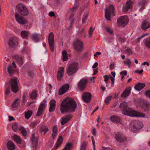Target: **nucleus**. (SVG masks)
Segmentation results:
<instances>
[{
    "label": "nucleus",
    "instance_id": "0e129e2a",
    "mask_svg": "<svg viewBox=\"0 0 150 150\" xmlns=\"http://www.w3.org/2000/svg\"><path fill=\"white\" fill-rule=\"evenodd\" d=\"M114 67H115L114 64H110V66L109 68L110 70H112L114 69Z\"/></svg>",
    "mask_w": 150,
    "mask_h": 150
},
{
    "label": "nucleus",
    "instance_id": "aec40b11",
    "mask_svg": "<svg viewBox=\"0 0 150 150\" xmlns=\"http://www.w3.org/2000/svg\"><path fill=\"white\" fill-rule=\"evenodd\" d=\"M72 117L71 115H68L63 116L61 118V124L62 125H64L70 120Z\"/></svg>",
    "mask_w": 150,
    "mask_h": 150
},
{
    "label": "nucleus",
    "instance_id": "69168bd1",
    "mask_svg": "<svg viewBox=\"0 0 150 150\" xmlns=\"http://www.w3.org/2000/svg\"><path fill=\"white\" fill-rule=\"evenodd\" d=\"M141 65L142 66H144L146 65L147 66H149V64L148 62H144L143 63H142Z\"/></svg>",
    "mask_w": 150,
    "mask_h": 150
},
{
    "label": "nucleus",
    "instance_id": "de8ad7c7",
    "mask_svg": "<svg viewBox=\"0 0 150 150\" xmlns=\"http://www.w3.org/2000/svg\"><path fill=\"white\" fill-rule=\"evenodd\" d=\"M20 130L22 134L24 136H25L27 134V131L25 128L23 127H21Z\"/></svg>",
    "mask_w": 150,
    "mask_h": 150
},
{
    "label": "nucleus",
    "instance_id": "72a5a7b5",
    "mask_svg": "<svg viewBox=\"0 0 150 150\" xmlns=\"http://www.w3.org/2000/svg\"><path fill=\"white\" fill-rule=\"evenodd\" d=\"M128 106V104L126 102H124L120 104V108L123 111V110H125L127 109Z\"/></svg>",
    "mask_w": 150,
    "mask_h": 150
},
{
    "label": "nucleus",
    "instance_id": "49530a36",
    "mask_svg": "<svg viewBox=\"0 0 150 150\" xmlns=\"http://www.w3.org/2000/svg\"><path fill=\"white\" fill-rule=\"evenodd\" d=\"M12 127L13 130L15 132H16L18 129L17 123H13L12 125Z\"/></svg>",
    "mask_w": 150,
    "mask_h": 150
},
{
    "label": "nucleus",
    "instance_id": "f03ea898",
    "mask_svg": "<svg viewBox=\"0 0 150 150\" xmlns=\"http://www.w3.org/2000/svg\"><path fill=\"white\" fill-rule=\"evenodd\" d=\"M122 113L126 115L133 117H145L144 114L134 110L130 108H127L125 110H123Z\"/></svg>",
    "mask_w": 150,
    "mask_h": 150
},
{
    "label": "nucleus",
    "instance_id": "37998d69",
    "mask_svg": "<svg viewBox=\"0 0 150 150\" xmlns=\"http://www.w3.org/2000/svg\"><path fill=\"white\" fill-rule=\"evenodd\" d=\"M31 141L34 144H36L38 142V139L37 138H35V134H33L31 138Z\"/></svg>",
    "mask_w": 150,
    "mask_h": 150
},
{
    "label": "nucleus",
    "instance_id": "dca6fc26",
    "mask_svg": "<svg viewBox=\"0 0 150 150\" xmlns=\"http://www.w3.org/2000/svg\"><path fill=\"white\" fill-rule=\"evenodd\" d=\"M18 38L16 37L10 38L8 42L9 46L11 47H14L17 45L18 44Z\"/></svg>",
    "mask_w": 150,
    "mask_h": 150
},
{
    "label": "nucleus",
    "instance_id": "7c9ffc66",
    "mask_svg": "<svg viewBox=\"0 0 150 150\" xmlns=\"http://www.w3.org/2000/svg\"><path fill=\"white\" fill-rule=\"evenodd\" d=\"M33 114L32 110H28L27 111L25 112V116L26 119H28Z\"/></svg>",
    "mask_w": 150,
    "mask_h": 150
},
{
    "label": "nucleus",
    "instance_id": "603ef678",
    "mask_svg": "<svg viewBox=\"0 0 150 150\" xmlns=\"http://www.w3.org/2000/svg\"><path fill=\"white\" fill-rule=\"evenodd\" d=\"M103 78L104 79V81L106 82V86H107V81L109 80V78L108 75H105L103 76Z\"/></svg>",
    "mask_w": 150,
    "mask_h": 150
},
{
    "label": "nucleus",
    "instance_id": "5fc2aeb1",
    "mask_svg": "<svg viewBox=\"0 0 150 150\" xmlns=\"http://www.w3.org/2000/svg\"><path fill=\"white\" fill-rule=\"evenodd\" d=\"M107 31L110 34L113 33V31L111 28L107 27L106 28Z\"/></svg>",
    "mask_w": 150,
    "mask_h": 150
},
{
    "label": "nucleus",
    "instance_id": "ddd939ff",
    "mask_svg": "<svg viewBox=\"0 0 150 150\" xmlns=\"http://www.w3.org/2000/svg\"><path fill=\"white\" fill-rule=\"evenodd\" d=\"M91 97V95L89 92L84 93L82 96L83 100L86 103H88L90 102Z\"/></svg>",
    "mask_w": 150,
    "mask_h": 150
},
{
    "label": "nucleus",
    "instance_id": "774afa93",
    "mask_svg": "<svg viewBox=\"0 0 150 150\" xmlns=\"http://www.w3.org/2000/svg\"><path fill=\"white\" fill-rule=\"evenodd\" d=\"M103 150H112V149L109 147H102Z\"/></svg>",
    "mask_w": 150,
    "mask_h": 150
},
{
    "label": "nucleus",
    "instance_id": "8fccbe9b",
    "mask_svg": "<svg viewBox=\"0 0 150 150\" xmlns=\"http://www.w3.org/2000/svg\"><path fill=\"white\" fill-rule=\"evenodd\" d=\"M94 30V28L93 29L92 27H90L88 32L89 36L90 37L92 36V35L93 33Z\"/></svg>",
    "mask_w": 150,
    "mask_h": 150
},
{
    "label": "nucleus",
    "instance_id": "bf43d9fd",
    "mask_svg": "<svg viewBox=\"0 0 150 150\" xmlns=\"http://www.w3.org/2000/svg\"><path fill=\"white\" fill-rule=\"evenodd\" d=\"M57 128L56 126H54L53 128V132H57Z\"/></svg>",
    "mask_w": 150,
    "mask_h": 150
},
{
    "label": "nucleus",
    "instance_id": "c03bdc74",
    "mask_svg": "<svg viewBox=\"0 0 150 150\" xmlns=\"http://www.w3.org/2000/svg\"><path fill=\"white\" fill-rule=\"evenodd\" d=\"M112 97V96H110L106 98L105 100V102L106 104L108 105Z\"/></svg>",
    "mask_w": 150,
    "mask_h": 150
},
{
    "label": "nucleus",
    "instance_id": "e433bc0d",
    "mask_svg": "<svg viewBox=\"0 0 150 150\" xmlns=\"http://www.w3.org/2000/svg\"><path fill=\"white\" fill-rule=\"evenodd\" d=\"M30 96L32 99H35L37 96L36 91L35 90L32 91L30 93Z\"/></svg>",
    "mask_w": 150,
    "mask_h": 150
},
{
    "label": "nucleus",
    "instance_id": "f8f14e48",
    "mask_svg": "<svg viewBox=\"0 0 150 150\" xmlns=\"http://www.w3.org/2000/svg\"><path fill=\"white\" fill-rule=\"evenodd\" d=\"M88 83L87 80L85 79H81L79 82L78 87L81 90H83L86 88Z\"/></svg>",
    "mask_w": 150,
    "mask_h": 150
},
{
    "label": "nucleus",
    "instance_id": "9d476101",
    "mask_svg": "<svg viewBox=\"0 0 150 150\" xmlns=\"http://www.w3.org/2000/svg\"><path fill=\"white\" fill-rule=\"evenodd\" d=\"M15 17L16 21L19 24H25L27 23V20L24 17L20 16L18 13H15Z\"/></svg>",
    "mask_w": 150,
    "mask_h": 150
},
{
    "label": "nucleus",
    "instance_id": "a878e982",
    "mask_svg": "<svg viewBox=\"0 0 150 150\" xmlns=\"http://www.w3.org/2000/svg\"><path fill=\"white\" fill-rule=\"evenodd\" d=\"M145 86V84L144 83H139L135 86L134 88L137 90L139 91Z\"/></svg>",
    "mask_w": 150,
    "mask_h": 150
},
{
    "label": "nucleus",
    "instance_id": "bb28decb",
    "mask_svg": "<svg viewBox=\"0 0 150 150\" xmlns=\"http://www.w3.org/2000/svg\"><path fill=\"white\" fill-rule=\"evenodd\" d=\"M14 57L17 60V62L18 65L21 67L23 64V60L22 58L16 55L14 56Z\"/></svg>",
    "mask_w": 150,
    "mask_h": 150
},
{
    "label": "nucleus",
    "instance_id": "6e6552de",
    "mask_svg": "<svg viewBox=\"0 0 150 150\" xmlns=\"http://www.w3.org/2000/svg\"><path fill=\"white\" fill-rule=\"evenodd\" d=\"M48 41L51 50L53 52L54 50V34L52 32L50 33L48 36Z\"/></svg>",
    "mask_w": 150,
    "mask_h": 150
},
{
    "label": "nucleus",
    "instance_id": "ea45409f",
    "mask_svg": "<svg viewBox=\"0 0 150 150\" xmlns=\"http://www.w3.org/2000/svg\"><path fill=\"white\" fill-rule=\"evenodd\" d=\"M13 138L14 141L16 142L18 144H20L21 143V139L19 136L16 135H15L13 136Z\"/></svg>",
    "mask_w": 150,
    "mask_h": 150
},
{
    "label": "nucleus",
    "instance_id": "39448f33",
    "mask_svg": "<svg viewBox=\"0 0 150 150\" xmlns=\"http://www.w3.org/2000/svg\"><path fill=\"white\" fill-rule=\"evenodd\" d=\"M114 8L113 6L110 5L108 8H107L105 10V16L108 20H110V16L113 15Z\"/></svg>",
    "mask_w": 150,
    "mask_h": 150
},
{
    "label": "nucleus",
    "instance_id": "4c0bfd02",
    "mask_svg": "<svg viewBox=\"0 0 150 150\" xmlns=\"http://www.w3.org/2000/svg\"><path fill=\"white\" fill-rule=\"evenodd\" d=\"M62 59L64 61H66L68 59L67 53L66 51L64 50L62 52Z\"/></svg>",
    "mask_w": 150,
    "mask_h": 150
},
{
    "label": "nucleus",
    "instance_id": "c85d7f7f",
    "mask_svg": "<svg viewBox=\"0 0 150 150\" xmlns=\"http://www.w3.org/2000/svg\"><path fill=\"white\" fill-rule=\"evenodd\" d=\"M63 141V138L62 136H60L58 139L57 142L54 146V148L57 149L61 145Z\"/></svg>",
    "mask_w": 150,
    "mask_h": 150
},
{
    "label": "nucleus",
    "instance_id": "4be33fe9",
    "mask_svg": "<svg viewBox=\"0 0 150 150\" xmlns=\"http://www.w3.org/2000/svg\"><path fill=\"white\" fill-rule=\"evenodd\" d=\"M50 107L49 111L50 112H52L54 111L55 108L56 107V101L54 100H51L50 103Z\"/></svg>",
    "mask_w": 150,
    "mask_h": 150
},
{
    "label": "nucleus",
    "instance_id": "412c9836",
    "mask_svg": "<svg viewBox=\"0 0 150 150\" xmlns=\"http://www.w3.org/2000/svg\"><path fill=\"white\" fill-rule=\"evenodd\" d=\"M115 137L116 140L120 142H122L126 139V138L124 136L120 133L117 134Z\"/></svg>",
    "mask_w": 150,
    "mask_h": 150
},
{
    "label": "nucleus",
    "instance_id": "6ab92c4d",
    "mask_svg": "<svg viewBox=\"0 0 150 150\" xmlns=\"http://www.w3.org/2000/svg\"><path fill=\"white\" fill-rule=\"evenodd\" d=\"M64 69L63 67H61L59 68L57 75V78L58 80H61L64 75Z\"/></svg>",
    "mask_w": 150,
    "mask_h": 150
},
{
    "label": "nucleus",
    "instance_id": "a19ab883",
    "mask_svg": "<svg viewBox=\"0 0 150 150\" xmlns=\"http://www.w3.org/2000/svg\"><path fill=\"white\" fill-rule=\"evenodd\" d=\"M7 70L9 75L11 76H13L14 72L13 67L11 66H9L8 67Z\"/></svg>",
    "mask_w": 150,
    "mask_h": 150
},
{
    "label": "nucleus",
    "instance_id": "c756f323",
    "mask_svg": "<svg viewBox=\"0 0 150 150\" xmlns=\"http://www.w3.org/2000/svg\"><path fill=\"white\" fill-rule=\"evenodd\" d=\"M143 42L146 47L150 49V38L144 39L143 40Z\"/></svg>",
    "mask_w": 150,
    "mask_h": 150
},
{
    "label": "nucleus",
    "instance_id": "f704fd0d",
    "mask_svg": "<svg viewBox=\"0 0 150 150\" xmlns=\"http://www.w3.org/2000/svg\"><path fill=\"white\" fill-rule=\"evenodd\" d=\"M87 142L85 141L81 142L80 150H86L87 145Z\"/></svg>",
    "mask_w": 150,
    "mask_h": 150
},
{
    "label": "nucleus",
    "instance_id": "a18cd8bd",
    "mask_svg": "<svg viewBox=\"0 0 150 150\" xmlns=\"http://www.w3.org/2000/svg\"><path fill=\"white\" fill-rule=\"evenodd\" d=\"M147 4L146 1V0H143L139 1L138 3L139 5L142 7L144 6Z\"/></svg>",
    "mask_w": 150,
    "mask_h": 150
},
{
    "label": "nucleus",
    "instance_id": "6e6d98bb",
    "mask_svg": "<svg viewBox=\"0 0 150 150\" xmlns=\"http://www.w3.org/2000/svg\"><path fill=\"white\" fill-rule=\"evenodd\" d=\"M92 144L94 150H95V141L94 139V138L93 137H92Z\"/></svg>",
    "mask_w": 150,
    "mask_h": 150
},
{
    "label": "nucleus",
    "instance_id": "09e8293b",
    "mask_svg": "<svg viewBox=\"0 0 150 150\" xmlns=\"http://www.w3.org/2000/svg\"><path fill=\"white\" fill-rule=\"evenodd\" d=\"M88 16V14L87 13H86L84 14L82 20L83 23H85L86 21Z\"/></svg>",
    "mask_w": 150,
    "mask_h": 150
},
{
    "label": "nucleus",
    "instance_id": "c9c22d12",
    "mask_svg": "<svg viewBox=\"0 0 150 150\" xmlns=\"http://www.w3.org/2000/svg\"><path fill=\"white\" fill-rule=\"evenodd\" d=\"M31 38L33 40L36 42L39 40V36L38 34L37 33L33 34L32 35Z\"/></svg>",
    "mask_w": 150,
    "mask_h": 150
},
{
    "label": "nucleus",
    "instance_id": "0eeeda50",
    "mask_svg": "<svg viewBox=\"0 0 150 150\" xmlns=\"http://www.w3.org/2000/svg\"><path fill=\"white\" fill-rule=\"evenodd\" d=\"M17 8L19 12L23 15H27L28 12L25 7L22 4L20 3L17 6Z\"/></svg>",
    "mask_w": 150,
    "mask_h": 150
},
{
    "label": "nucleus",
    "instance_id": "9b49d317",
    "mask_svg": "<svg viewBox=\"0 0 150 150\" xmlns=\"http://www.w3.org/2000/svg\"><path fill=\"white\" fill-rule=\"evenodd\" d=\"M131 130L134 133H136L141 128L139 127V122L134 121L132 122L130 125Z\"/></svg>",
    "mask_w": 150,
    "mask_h": 150
},
{
    "label": "nucleus",
    "instance_id": "052dcab7",
    "mask_svg": "<svg viewBox=\"0 0 150 150\" xmlns=\"http://www.w3.org/2000/svg\"><path fill=\"white\" fill-rule=\"evenodd\" d=\"M120 74L121 75L124 76L127 74V72L126 71H124L121 72Z\"/></svg>",
    "mask_w": 150,
    "mask_h": 150
},
{
    "label": "nucleus",
    "instance_id": "3c124183",
    "mask_svg": "<svg viewBox=\"0 0 150 150\" xmlns=\"http://www.w3.org/2000/svg\"><path fill=\"white\" fill-rule=\"evenodd\" d=\"M37 124V122L36 121L34 122L31 123L30 125V126L32 128L35 127Z\"/></svg>",
    "mask_w": 150,
    "mask_h": 150
},
{
    "label": "nucleus",
    "instance_id": "a211bd4d",
    "mask_svg": "<svg viewBox=\"0 0 150 150\" xmlns=\"http://www.w3.org/2000/svg\"><path fill=\"white\" fill-rule=\"evenodd\" d=\"M69 85L66 84L63 86L59 90V94L61 95L66 92L69 88Z\"/></svg>",
    "mask_w": 150,
    "mask_h": 150
},
{
    "label": "nucleus",
    "instance_id": "5701e85b",
    "mask_svg": "<svg viewBox=\"0 0 150 150\" xmlns=\"http://www.w3.org/2000/svg\"><path fill=\"white\" fill-rule=\"evenodd\" d=\"M131 88L128 87L126 88L121 95L122 97L125 98L128 96L130 93Z\"/></svg>",
    "mask_w": 150,
    "mask_h": 150
},
{
    "label": "nucleus",
    "instance_id": "13d9d810",
    "mask_svg": "<svg viewBox=\"0 0 150 150\" xmlns=\"http://www.w3.org/2000/svg\"><path fill=\"white\" fill-rule=\"evenodd\" d=\"M126 51L127 53L129 54L132 53V50L129 48H127L126 49Z\"/></svg>",
    "mask_w": 150,
    "mask_h": 150
},
{
    "label": "nucleus",
    "instance_id": "2f4dec72",
    "mask_svg": "<svg viewBox=\"0 0 150 150\" xmlns=\"http://www.w3.org/2000/svg\"><path fill=\"white\" fill-rule=\"evenodd\" d=\"M20 102V100L18 99H17L11 105V107L13 108H16L19 105Z\"/></svg>",
    "mask_w": 150,
    "mask_h": 150
},
{
    "label": "nucleus",
    "instance_id": "4468645a",
    "mask_svg": "<svg viewBox=\"0 0 150 150\" xmlns=\"http://www.w3.org/2000/svg\"><path fill=\"white\" fill-rule=\"evenodd\" d=\"M110 120L113 122L122 124L123 122L119 116L117 115H112L110 117Z\"/></svg>",
    "mask_w": 150,
    "mask_h": 150
},
{
    "label": "nucleus",
    "instance_id": "2eb2a0df",
    "mask_svg": "<svg viewBox=\"0 0 150 150\" xmlns=\"http://www.w3.org/2000/svg\"><path fill=\"white\" fill-rule=\"evenodd\" d=\"M46 102H43L40 105L37 113V116H39L43 113V111L45 108L46 105Z\"/></svg>",
    "mask_w": 150,
    "mask_h": 150
},
{
    "label": "nucleus",
    "instance_id": "b1692460",
    "mask_svg": "<svg viewBox=\"0 0 150 150\" xmlns=\"http://www.w3.org/2000/svg\"><path fill=\"white\" fill-rule=\"evenodd\" d=\"M141 28L143 30L149 29L150 28V23L146 21H143L141 25Z\"/></svg>",
    "mask_w": 150,
    "mask_h": 150
},
{
    "label": "nucleus",
    "instance_id": "cd10ccee",
    "mask_svg": "<svg viewBox=\"0 0 150 150\" xmlns=\"http://www.w3.org/2000/svg\"><path fill=\"white\" fill-rule=\"evenodd\" d=\"M7 146L8 149L10 150H14L15 148L14 144L11 141H9L7 143Z\"/></svg>",
    "mask_w": 150,
    "mask_h": 150
},
{
    "label": "nucleus",
    "instance_id": "20e7f679",
    "mask_svg": "<svg viewBox=\"0 0 150 150\" xmlns=\"http://www.w3.org/2000/svg\"><path fill=\"white\" fill-rule=\"evenodd\" d=\"M18 79L16 77L12 78L10 82L11 89L12 91L14 93H16L18 91V87L17 84Z\"/></svg>",
    "mask_w": 150,
    "mask_h": 150
},
{
    "label": "nucleus",
    "instance_id": "e2e57ef3",
    "mask_svg": "<svg viewBox=\"0 0 150 150\" xmlns=\"http://www.w3.org/2000/svg\"><path fill=\"white\" fill-rule=\"evenodd\" d=\"M49 15L51 17L54 16L55 15L54 12L52 11H50L49 13Z\"/></svg>",
    "mask_w": 150,
    "mask_h": 150
},
{
    "label": "nucleus",
    "instance_id": "f3484780",
    "mask_svg": "<svg viewBox=\"0 0 150 150\" xmlns=\"http://www.w3.org/2000/svg\"><path fill=\"white\" fill-rule=\"evenodd\" d=\"M132 1L130 0L126 2V4L123 6V11L126 12L128 11L129 9H131L132 8Z\"/></svg>",
    "mask_w": 150,
    "mask_h": 150
},
{
    "label": "nucleus",
    "instance_id": "864d4df0",
    "mask_svg": "<svg viewBox=\"0 0 150 150\" xmlns=\"http://www.w3.org/2000/svg\"><path fill=\"white\" fill-rule=\"evenodd\" d=\"M142 107L144 110H147L149 109V105L147 104H145L144 105L142 106Z\"/></svg>",
    "mask_w": 150,
    "mask_h": 150
},
{
    "label": "nucleus",
    "instance_id": "338daca9",
    "mask_svg": "<svg viewBox=\"0 0 150 150\" xmlns=\"http://www.w3.org/2000/svg\"><path fill=\"white\" fill-rule=\"evenodd\" d=\"M23 100L24 102H25L27 100L26 96L25 94H24L23 96Z\"/></svg>",
    "mask_w": 150,
    "mask_h": 150
},
{
    "label": "nucleus",
    "instance_id": "473e14b6",
    "mask_svg": "<svg viewBox=\"0 0 150 150\" xmlns=\"http://www.w3.org/2000/svg\"><path fill=\"white\" fill-rule=\"evenodd\" d=\"M30 33L29 32L27 31H23L21 33V35L23 38L27 39Z\"/></svg>",
    "mask_w": 150,
    "mask_h": 150
},
{
    "label": "nucleus",
    "instance_id": "f257e3e1",
    "mask_svg": "<svg viewBox=\"0 0 150 150\" xmlns=\"http://www.w3.org/2000/svg\"><path fill=\"white\" fill-rule=\"evenodd\" d=\"M76 107V104L71 98H67L63 100L61 104L60 111L62 113L74 111Z\"/></svg>",
    "mask_w": 150,
    "mask_h": 150
},
{
    "label": "nucleus",
    "instance_id": "4d7b16f0",
    "mask_svg": "<svg viewBox=\"0 0 150 150\" xmlns=\"http://www.w3.org/2000/svg\"><path fill=\"white\" fill-rule=\"evenodd\" d=\"M146 96L150 98V91H147L145 93Z\"/></svg>",
    "mask_w": 150,
    "mask_h": 150
},
{
    "label": "nucleus",
    "instance_id": "1a4fd4ad",
    "mask_svg": "<svg viewBox=\"0 0 150 150\" xmlns=\"http://www.w3.org/2000/svg\"><path fill=\"white\" fill-rule=\"evenodd\" d=\"M83 44L82 42L79 40H77L74 42V49L76 51L80 52L83 50Z\"/></svg>",
    "mask_w": 150,
    "mask_h": 150
},
{
    "label": "nucleus",
    "instance_id": "7ed1b4c3",
    "mask_svg": "<svg viewBox=\"0 0 150 150\" xmlns=\"http://www.w3.org/2000/svg\"><path fill=\"white\" fill-rule=\"evenodd\" d=\"M79 64L76 62H73L70 64L67 69V73L69 76L75 74L78 69Z\"/></svg>",
    "mask_w": 150,
    "mask_h": 150
},
{
    "label": "nucleus",
    "instance_id": "393cba45",
    "mask_svg": "<svg viewBox=\"0 0 150 150\" xmlns=\"http://www.w3.org/2000/svg\"><path fill=\"white\" fill-rule=\"evenodd\" d=\"M48 130V128L46 126L42 125L40 127V131L42 134L45 135Z\"/></svg>",
    "mask_w": 150,
    "mask_h": 150
},
{
    "label": "nucleus",
    "instance_id": "58836bf2",
    "mask_svg": "<svg viewBox=\"0 0 150 150\" xmlns=\"http://www.w3.org/2000/svg\"><path fill=\"white\" fill-rule=\"evenodd\" d=\"M123 63L126 66L129 67L131 64V62L130 59L126 58V59L124 61Z\"/></svg>",
    "mask_w": 150,
    "mask_h": 150
},
{
    "label": "nucleus",
    "instance_id": "79ce46f5",
    "mask_svg": "<svg viewBox=\"0 0 150 150\" xmlns=\"http://www.w3.org/2000/svg\"><path fill=\"white\" fill-rule=\"evenodd\" d=\"M71 144L70 143H68L66 144L62 150H70Z\"/></svg>",
    "mask_w": 150,
    "mask_h": 150
},
{
    "label": "nucleus",
    "instance_id": "423d86ee",
    "mask_svg": "<svg viewBox=\"0 0 150 150\" xmlns=\"http://www.w3.org/2000/svg\"><path fill=\"white\" fill-rule=\"evenodd\" d=\"M128 21V18L127 16H122L117 19V23L119 25L124 27L127 25Z\"/></svg>",
    "mask_w": 150,
    "mask_h": 150
},
{
    "label": "nucleus",
    "instance_id": "680f3d73",
    "mask_svg": "<svg viewBox=\"0 0 150 150\" xmlns=\"http://www.w3.org/2000/svg\"><path fill=\"white\" fill-rule=\"evenodd\" d=\"M78 7V6L77 5L75 6H74L72 9H71V11L72 12H74V11L76 10Z\"/></svg>",
    "mask_w": 150,
    "mask_h": 150
}]
</instances>
